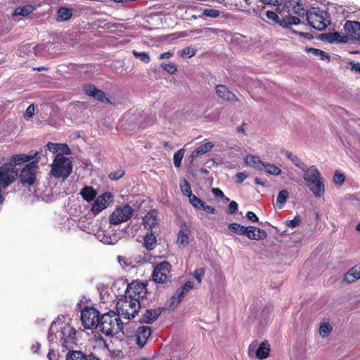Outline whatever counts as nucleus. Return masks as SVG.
I'll return each instance as SVG.
<instances>
[{"instance_id":"obj_6","label":"nucleus","mask_w":360,"mask_h":360,"mask_svg":"<svg viewBox=\"0 0 360 360\" xmlns=\"http://www.w3.org/2000/svg\"><path fill=\"white\" fill-rule=\"evenodd\" d=\"M120 285L127 297L136 298L139 302L140 300L143 299L147 294V284L144 282L134 281L129 284H126L124 281H118L114 283L112 288L115 289L117 286L120 287Z\"/></svg>"},{"instance_id":"obj_40","label":"nucleus","mask_w":360,"mask_h":360,"mask_svg":"<svg viewBox=\"0 0 360 360\" xmlns=\"http://www.w3.org/2000/svg\"><path fill=\"white\" fill-rule=\"evenodd\" d=\"M266 173L274 176H278L281 174V169L275 165L264 162V169Z\"/></svg>"},{"instance_id":"obj_3","label":"nucleus","mask_w":360,"mask_h":360,"mask_svg":"<svg viewBox=\"0 0 360 360\" xmlns=\"http://www.w3.org/2000/svg\"><path fill=\"white\" fill-rule=\"evenodd\" d=\"M117 315L129 320L135 316L140 309V302L136 298L127 297L124 295L118 300L116 304Z\"/></svg>"},{"instance_id":"obj_49","label":"nucleus","mask_w":360,"mask_h":360,"mask_svg":"<svg viewBox=\"0 0 360 360\" xmlns=\"http://www.w3.org/2000/svg\"><path fill=\"white\" fill-rule=\"evenodd\" d=\"M117 262L120 264V265L123 268L134 267V265L132 264L131 259H129L125 257L118 256Z\"/></svg>"},{"instance_id":"obj_5","label":"nucleus","mask_w":360,"mask_h":360,"mask_svg":"<svg viewBox=\"0 0 360 360\" xmlns=\"http://www.w3.org/2000/svg\"><path fill=\"white\" fill-rule=\"evenodd\" d=\"M306 16L309 25L317 30H323L330 23L328 13L319 8H312L307 12Z\"/></svg>"},{"instance_id":"obj_61","label":"nucleus","mask_w":360,"mask_h":360,"mask_svg":"<svg viewBox=\"0 0 360 360\" xmlns=\"http://www.w3.org/2000/svg\"><path fill=\"white\" fill-rule=\"evenodd\" d=\"M200 210H204V211L207 212V213H210V214H216L217 213V210L214 207H211L210 205H205V203H204L203 207H202V209H200Z\"/></svg>"},{"instance_id":"obj_27","label":"nucleus","mask_w":360,"mask_h":360,"mask_svg":"<svg viewBox=\"0 0 360 360\" xmlns=\"http://www.w3.org/2000/svg\"><path fill=\"white\" fill-rule=\"evenodd\" d=\"M216 93L219 97L226 101H233L236 98L235 95L231 92L228 88L224 85H217L216 86Z\"/></svg>"},{"instance_id":"obj_35","label":"nucleus","mask_w":360,"mask_h":360,"mask_svg":"<svg viewBox=\"0 0 360 360\" xmlns=\"http://www.w3.org/2000/svg\"><path fill=\"white\" fill-rule=\"evenodd\" d=\"M306 51L308 53L313 56L319 57L323 60H329V56L326 52H324L320 49L314 48H306Z\"/></svg>"},{"instance_id":"obj_44","label":"nucleus","mask_w":360,"mask_h":360,"mask_svg":"<svg viewBox=\"0 0 360 360\" xmlns=\"http://www.w3.org/2000/svg\"><path fill=\"white\" fill-rule=\"evenodd\" d=\"M185 150L184 148L179 149L177 150L173 157L174 165L176 167H179L181 165V160L184 156Z\"/></svg>"},{"instance_id":"obj_53","label":"nucleus","mask_w":360,"mask_h":360,"mask_svg":"<svg viewBox=\"0 0 360 360\" xmlns=\"http://www.w3.org/2000/svg\"><path fill=\"white\" fill-rule=\"evenodd\" d=\"M219 13L220 12L216 9L207 8L203 11V15L210 18H217Z\"/></svg>"},{"instance_id":"obj_16","label":"nucleus","mask_w":360,"mask_h":360,"mask_svg":"<svg viewBox=\"0 0 360 360\" xmlns=\"http://www.w3.org/2000/svg\"><path fill=\"white\" fill-rule=\"evenodd\" d=\"M266 16L268 19L278 23L283 27H288L289 25H297L300 23V19L295 16L286 15L284 18L280 20L278 15L274 11H266Z\"/></svg>"},{"instance_id":"obj_37","label":"nucleus","mask_w":360,"mask_h":360,"mask_svg":"<svg viewBox=\"0 0 360 360\" xmlns=\"http://www.w3.org/2000/svg\"><path fill=\"white\" fill-rule=\"evenodd\" d=\"M228 229L231 232L239 236H244L245 234L246 227L238 223L229 224Z\"/></svg>"},{"instance_id":"obj_7","label":"nucleus","mask_w":360,"mask_h":360,"mask_svg":"<svg viewBox=\"0 0 360 360\" xmlns=\"http://www.w3.org/2000/svg\"><path fill=\"white\" fill-rule=\"evenodd\" d=\"M81 319L86 329L97 328L99 325L100 313L93 307H86L81 312Z\"/></svg>"},{"instance_id":"obj_17","label":"nucleus","mask_w":360,"mask_h":360,"mask_svg":"<svg viewBox=\"0 0 360 360\" xmlns=\"http://www.w3.org/2000/svg\"><path fill=\"white\" fill-rule=\"evenodd\" d=\"M194 286L193 282L188 281L181 287L178 288L175 294L171 297V303L169 307H176L186 295Z\"/></svg>"},{"instance_id":"obj_13","label":"nucleus","mask_w":360,"mask_h":360,"mask_svg":"<svg viewBox=\"0 0 360 360\" xmlns=\"http://www.w3.org/2000/svg\"><path fill=\"white\" fill-rule=\"evenodd\" d=\"M113 200L112 195L106 192L97 197L91 207V212L94 215L105 210Z\"/></svg>"},{"instance_id":"obj_24","label":"nucleus","mask_w":360,"mask_h":360,"mask_svg":"<svg viewBox=\"0 0 360 360\" xmlns=\"http://www.w3.org/2000/svg\"><path fill=\"white\" fill-rule=\"evenodd\" d=\"M162 311V308L146 309L141 317V322L145 323H152L158 319Z\"/></svg>"},{"instance_id":"obj_11","label":"nucleus","mask_w":360,"mask_h":360,"mask_svg":"<svg viewBox=\"0 0 360 360\" xmlns=\"http://www.w3.org/2000/svg\"><path fill=\"white\" fill-rule=\"evenodd\" d=\"M171 278V264L166 261L160 262L153 272V279L155 283H165Z\"/></svg>"},{"instance_id":"obj_52","label":"nucleus","mask_w":360,"mask_h":360,"mask_svg":"<svg viewBox=\"0 0 360 360\" xmlns=\"http://www.w3.org/2000/svg\"><path fill=\"white\" fill-rule=\"evenodd\" d=\"M290 161L295 166L300 168L302 171L307 167L305 164L295 155L292 156Z\"/></svg>"},{"instance_id":"obj_60","label":"nucleus","mask_w":360,"mask_h":360,"mask_svg":"<svg viewBox=\"0 0 360 360\" xmlns=\"http://www.w3.org/2000/svg\"><path fill=\"white\" fill-rule=\"evenodd\" d=\"M247 174L245 172H238L236 175V182L241 184L246 178Z\"/></svg>"},{"instance_id":"obj_58","label":"nucleus","mask_w":360,"mask_h":360,"mask_svg":"<svg viewBox=\"0 0 360 360\" xmlns=\"http://www.w3.org/2000/svg\"><path fill=\"white\" fill-rule=\"evenodd\" d=\"M238 210V204L236 201H231L228 207L227 213L229 214H233L236 212Z\"/></svg>"},{"instance_id":"obj_14","label":"nucleus","mask_w":360,"mask_h":360,"mask_svg":"<svg viewBox=\"0 0 360 360\" xmlns=\"http://www.w3.org/2000/svg\"><path fill=\"white\" fill-rule=\"evenodd\" d=\"M96 237L99 241L104 244H115L120 239V236L117 234L116 231L112 226L98 231Z\"/></svg>"},{"instance_id":"obj_56","label":"nucleus","mask_w":360,"mask_h":360,"mask_svg":"<svg viewBox=\"0 0 360 360\" xmlns=\"http://www.w3.org/2000/svg\"><path fill=\"white\" fill-rule=\"evenodd\" d=\"M124 174V172L122 169H118L117 171L111 172L109 174V178L112 180H118Z\"/></svg>"},{"instance_id":"obj_32","label":"nucleus","mask_w":360,"mask_h":360,"mask_svg":"<svg viewBox=\"0 0 360 360\" xmlns=\"http://www.w3.org/2000/svg\"><path fill=\"white\" fill-rule=\"evenodd\" d=\"M80 194L84 200L90 202L95 198L96 191L91 186H85L81 190Z\"/></svg>"},{"instance_id":"obj_18","label":"nucleus","mask_w":360,"mask_h":360,"mask_svg":"<svg viewBox=\"0 0 360 360\" xmlns=\"http://www.w3.org/2000/svg\"><path fill=\"white\" fill-rule=\"evenodd\" d=\"M84 91L87 96L93 97L99 102L104 103H111L110 99L105 96V94L103 91L96 89L94 85H85L84 86Z\"/></svg>"},{"instance_id":"obj_26","label":"nucleus","mask_w":360,"mask_h":360,"mask_svg":"<svg viewBox=\"0 0 360 360\" xmlns=\"http://www.w3.org/2000/svg\"><path fill=\"white\" fill-rule=\"evenodd\" d=\"M244 161L248 166L252 167L259 171L264 169V162L262 161L258 156L248 155L245 158Z\"/></svg>"},{"instance_id":"obj_36","label":"nucleus","mask_w":360,"mask_h":360,"mask_svg":"<svg viewBox=\"0 0 360 360\" xmlns=\"http://www.w3.org/2000/svg\"><path fill=\"white\" fill-rule=\"evenodd\" d=\"M72 15V9L61 7L58 11V20L65 21L69 20Z\"/></svg>"},{"instance_id":"obj_45","label":"nucleus","mask_w":360,"mask_h":360,"mask_svg":"<svg viewBox=\"0 0 360 360\" xmlns=\"http://www.w3.org/2000/svg\"><path fill=\"white\" fill-rule=\"evenodd\" d=\"M60 146H63L66 148V150H67V151H65L66 154L70 153V149L68 148V147L66 144H58V143L49 142L46 145L47 148L53 153H56L59 150Z\"/></svg>"},{"instance_id":"obj_1","label":"nucleus","mask_w":360,"mask_h":360,"mask_svg":"<svg viewBox=\"0 0 360 360\" xmlns=\"http://www.w3.org/2000/svg\"><path fill=\"white\" fill-rule=\"evenodd\" d=\"M76 330L66 323L53 322L49 332L48 339L50 342L58 341L65 348L75 344Z\"/></svg>"},{"instance_id":"obj_38","label":"nucleus","mask_w":360,"mask_h":360,"mask_svg":"<svg viewBox=\"0 0 360 360\" xmlns=\"http://www.w3.org/2000/svg\"><path fill=\"white\" fill-rule=\"evenodd\" d=\"M33 11L32 6H24L17 7L13 11V15L26 16Z\"/></svg>"},{"instance_id":"obj_12","label":"nucleus","mask_w":360,"mask_h":360,"mask_svg":"<svg viewBox=\"0 0 360 360\" xmlns=\"http://www.w3.org/2000/svg\"><path fill=\"white\" fill-rule=\"evenodd\" d=\"M269 352L270 345L267 341H263L259 346L257 342H252L248 347L249 355H255V356L259 359H266L269 355Z\"/></svg>"},{"instance_id":"obj_29","label":"nucleus","mask_w":360,"mask_h":360,"mask_svg":"<svg viewBox=\"0 0 360 360\" xmlns=\"http://www.w3.org/2000/svg\"><path fill=\"white\" fill-rule=\"evenodd\" d=\"M214 146V144L212 142H206L199 147H198L195 150H194L191 155V158L192 160L196 159L200 155H202L208 151H210Z\"/></svg>"},{"instance_id":"obj_48","label":"nucleus","mask_w":360,"mask_h":360,"mask_svg":"<svg viewBox=\"0 0 360 360\" xmlns=\"http://www.w3.org/2000/svg\"><path fill=\"white\" fill-rule=\"evenodd\" d=\"M133 55L140 59L142 62L145 63H148L150 60L149 55L146 52H139L137 51H132Z\"/></svg>"},{"instance_id":"obj_42","label":"nucleus","mask_w":360,"mask_h":360,"mask_svg":"<svg viewBox=\"0 0 360 360\" xmlns=\"http://www.w3.org/2000/svg\"><path fill=\"white\" fill-rule=\"evenodd\" d=\"M332 329L333 328L330 323L323 322L319 327V335L323 338H327L331 333Z\"/></svg>"},{"instance_id":"obj_23","label":"nucleus","mask_w":360,"mask_h":360,"mask_svg":"<svg viewBox=\"0 0 360 360\" xmlns=\"http://www.w3.org/2000/svg\"><path fill=\"white\" fill-rule=\"evenodd\" d=\"M245 233V234L244 236H247L250 240H259L266 237L265 231L252 226H247Z\"/></svg>"},{"instance_id":"obj_34","label":"nucleus","mask_w":360,"mask_h":360,"mask_svg":"<svg viewBox=\"0 0 360 360\" xmlns=\"http://www.w3.org/2000/svg\"><path fill=\"white\" fill-rule=\"evenodd\" d=\"M156 244V238L154 234L150 232L146 235L144 237L143 245L148 250H151L155 248Z\"/></svg>"},{"instance_id":"obj_59","label":"nucleus","mask_w":360,"mask_h":360,"mask_svg":"<svg viewBox=\"0 0 360 360\" xmlns=\"http://www.w3.org/2000/svg\"><path fill=\"white\" fill-rule=\"evenodd\" d=\"M264 4L271 6H280L283 3V0H260Z\"/></svg>"},{"instance_id":"obj_22","label":"nucleus","mask_w":360,"mask_h":360,"mask_svg":"<svg viewBox=\"0 0 360 360\" xmlns=\"http://www.w3.org/2000/svg\"><path fill=\"white\" fill-rule=\"evenodd\" d=\"M190 233L191 231L186 224L181 226V229L178 233L176 240V244L179 248H184L188 245Z\"/></svg>"},{"instance_id":"obj_41","label":"nucleus","mask_w":360,"mask_h":360,"mask_svg":"<svg viewBox=\"0 0 360 360\" xmlns=\"http://www.w3.org/2000/svg\"><path fill=\"white\" fill-rule=\"evenodd\" d=\"M289 195L288 191L287 190H282L279 192L277 199H276V205L279 209H281L285 205L287 198Z\"/></svg>"},{"instance_id":"obj_62","label":"nucleus","mask_w":360,"mask_h":360,"mask_svg":"<svg viewBox=\"0 0 360 360\" xmlns=\"http://www.w3.org/2000/svg\"><path fill=\"white\" fill-rule=\"evenodd\" d=\"M246 217L247 218L250 220L251 221H253V222H257L258 221V217H257V215L252 212H248L247 214H246Z\"/></svg>"},{"instance_id":"obj_28","label":"nucleus","mask_w":360,"mask_h":360,"mask_svg":"<svg viewBox=\"0 0 360 360\" xmlns=\"http://www.w3.org/2000/svg\"><path fill=\"white\" fill-rule=\"evenodd\" d=\"M360 278V266L350 269L344 276V281L348 283H353Z\"/></svg>"},{"instance_id":"obj_39","label":"nucleus","mask_w":360,"mask_h":360,"mask_svg":"<svg viewBox=\"0 0 360 360\" xmlns=\"http://www.w3.org/2000/svg\"><path fill=\"white\" fill-rule=\"evenodd\" d=\"M327 39L330 42L347 43L348 41L347 36L342 35L339 32L329 34Z\"/></svg>"},{"instance_id":"obj_55","label":"nucleus","mask_w":360,"mask_h":360,"mask_svg":"<svg viewBox=\"0 0 360 360\" xmlns=\"http://www.w3.org/2000/svg\"><path fill=\"white\" fill-rule=\"evenodd\" d=\"M345 181V176L336 172L333 177V182L335 184L341 185Z\"/></svg>"},{"instance_id":"obj_47","label":"nucleus","mask_w":360,"mask_h":360,"mask_svg":"<svg viewBox=\"0 0 360 360\" xmlns=\"http://www.w3.org/2000/svg\"><path fill=\"white\" fill-rule=\"evenodd\" d=\"M161 68L168 72L169 74L173 75L177 71V67L175 64L172 63H162L160 64Z\"/></svg>"},{"instance_id":"obj_64","label":"nucleus","mask_w":360,"mask_h":360,"mask_svg":"<svg viewBox=\"0 0 360 360\" xmlns=\"http://www.w3.org/2000/svg\"><path fill=\"white\" fill-rule=\"evenodd\" d=\"M47 357L49 360H58L57 354L53 349H49Z\"/></svg>"},{"instance_id":"obj_63","label":"nucleus","mask_w":360,"mask_h":360,"mask_svg":"<svg viewBox=\"0 0 360 360\" xmlns=\"http://www.w3.org/2000/svg\"><path fill=\"white\" fill-rule=\"evenodd\" d=\"M212 193L214 195V196L217 198H225V195L222 191H221L219 188H214L212 190Z\"/></svg>"},{"instance_id":"obj_50","label":"nucleus","mask_w":360,"mask_h":360,"mask_svg":"<svg viewBox=\"0 0 360 360\" xmlns=\"http://www.w3.org/2000/svg\"><path fill=\"white\" fill-rule=\"evenodd\" d=\"M196 51L194 48L188 46L183 49L181 52V57L184 58H189L195 55Z\"/></svg>"},{"instance_id":"obj_21","label":"nucleus","mask_w":360,"mask_h":360,"mask_svg":"<svg viewBox=\"0 0 360 360\" xmlns=\"http://www.w3.org/2000/svg\"><path fill=\"white\" fill-rule=\"evenodd\" d=\"M151 335V329L149 326H142L138 327L136 330V344L142 347L146 343L147 340Z\"/></svg>"},{"instance_id":"obj_31","label":"nucleus","mask_w":360,"mask_h":360,"mask_svg":"<svg viewBox=\"0 0 360 360\" xmlns=\"http://www.w3.org/2000/svg\"><path fill=\"white\" fill-rule=\"evenodd\" d=\"M158 223L157 220V212L155 210L148 212L143 219V224L144 226L152 228Z\"/></svg>"},{"instance_id":"obj_54","label":"nucleus","mask_w":360,"mask_h":360,"mask_svg":"<svg viewBox=\"0 0 360 360\" xmlns=\"http://www.w3.org/2000/svg\"><path fill=\"white\" fill-rule=\"evenodd\" d=\"M301 223V218L297 215L293 219L286 221V225L290 228H295Z\"/></svg>"},{"instance_id":"obj_19","label":"nucleus","mask_w":360,"mask_h":360,"mask_svg":"<svg viewBox=\"0 0 360 360\" xmlns=\"http://www.w3.org/2000/svg\"><path fill=\"white\" fill-rule=\"evenodd\" d=\"M309 191L316 198H320L325 193L323 178L316 179L306 184Z\"/></svg>"},{"instance_id":"obj_43","label":"nucleus","mask_w":360,"mask_h":360,"mask_svg":"<svg viewBox=\"0 0 360 360\" xmlns=\"http://www.w3.org/2000/svg\"><path fill=\"white\" fill-rule=\"evenodd\" d=\"M189 202L193 206L194 208L196 210L202 209V207H203L204 202L198 198L195 195L193 194L192 195H190L188 198Z\"/></svg>"},{"instance_id":"obj_25","label":"nucleus","mask_w":360,"mask_h":360,"mask_svg":"<svg viewBox=\"0 0 360 360\" xmlns=\"http://www.w3.org/2000/svg\"><path fill=\"white\" fill-rule=\"evenodd\" d=\"M302 172H304L303 179L306 184L322 177L321 172L314 165H311L309 167H306Z\"/></svg>"},{"instance_id":"obj_2","label":"nucleus","mask_w":360,"mask_h":360,"mask_svg":"<svg viewBox=\"0 0 360 360\" xmlns=\"http://www.w3.org/2000/svg\"><path fill=\"white\" fill-rule=\"evenodd\" d=\"M98 328L104 335L114 336L122 330V322L117 314L110 311L100 317Z\"/></svg>"},{"instance_id":"obj_15","label":"nucleus","mask_w":360,"mask_h":360,"mask_svg":"<svg viewBox=\"0 0 360 360\" xmlns=\"http://www.w3.org/2000/svg\"><path fill=\"white\" fill-rule=\"evenodd\" d=\"M344 30L348 39L360 41V22L347 20L344 25Z\"/></svg>"},{"instance_id":"obj_8","label":"nucleus","mask_w":360,"mask_h":360,"mask_svg":"<svg viewBox=\"0 0 360 360\" xmlns=\"http://www.w3.org/2000/svg\"><path fill=\"white\" fill-rule=\"evenodd\" d=\"M18 176V171L12 163H6L0 167V186L6 188L11 185Z\"/></svg>"},{"instance_id":"obj_51","label":"nucleus","mask_w":360,"mask_h":360,"mask_svg":"<svg viewBox=\"0 0 360 360\" xmlns=\"http://www.w3.org/2000/svg\"><path fill=\"white\" fill-rule=\"evenodd\" d=\"M205 271L204 268H198L191 273V274L194 276L198 283H200L205 275Z\"/></svg>"},{"instance_id":"obj_20","label":"nucleus","mask_w":360,"mask_h":360,"mask_svg":"<svg viewBox=\"0 0 360 360\" xmlns=\"http://www.w3.org/2000/svg\"><path fill=\"white\" fill-rule=\"evenodd\" d=\"M284 7L287 9L288 16H292L291 14H296L298 16H304L307 13L306 10L304 8L302 4L299 1L294 0H289L284 2Z\"/></svg>"},{"instance_id":"obj_9","label":"nucleus","mask_w":360,"mask_h":360,"mask_svg":"<svg viewBox=\"0 0 360 360\" xmlns=\"http://www.w3.org/2000/svg\"><path fill=\"white\" fill-rule=\"evenodd\" d=\"M38 162L32 161L27 165L20 171L19 177L22 185H33L37 179Z\"/></svg>"},{"instance_id":"obj_33","label":"nucleus","mask_w":360,"mask_h":360,"mask_svg":"<svg viewBox=\"0 0 360 360\" xmlns=\"http://www.w3.org/2000/svg\"><path fill=\"white\" fill-rule=\"evenodd\" d=\"M37 153L34 156L27 155L25 154H16L11 157V162L14 165H20L22 162L30 161L36 156Z\"/></svg>"},{"instance_id":"obj_10","label":"nucleus","mask_w":360,"mask_h":360,"mask_svg":"<svg viewBox=\"0 0 360 360\" xmlns=\"http://www.w3.org/2000/svg\"><path fill=\"white\" fill-rule=\"evenodd\" d=\"M134 213V209L129 205L118 207L110 216V222L117 225L129 220Z\"/></svg>"},{"instance_id":"obj_46","label":"nucleus","mask_w":360,"mask_h":360,"mask_svg":"<svg viewBox=\"0 0 360 360\" xmlns=\"http://www.w3.org/2000/svg\"><path fill=\"white\" fill-rule=\"evenodd\" d=\"M180 188L183 194L189 198L190 195H192L191 186L188 181L184 179L180 183Z\"/></svg>"},{"instance_id":"obj_30","label":"nucleus","mask_w":360,"mask_h":360,"mask_svg":"<svg viewBox=\"0 0 360 360\" xmlns=\"http://www.w3.org/2000/svg\"><path fill=\"white\" fill-rule=\"evenodd\" d=\"M66 360H98V359L92 358L91 356H87L81 351L70 350L66 355Z\"/></svg>"},{"instance_id":"obj_4","label":"nucleus","mask_w":360,"mask_h":360,"mask_svg":"<svg viewBox=\"0 0 360 360\" xmlns=\"http://www.w3.org/2000/svg\"><path fill=\"white\" fill-rule=\"evenodd\" d=\"M72 163L69 158L58 153L51 165V174L56 178L67 179L72 172Z\"/></svg>"},{"instance_id":"obj_57","label":"nucleus","mask_w":360,"mask_h":360,"mask_svg":"<svg viewBox=\"0 0 360 360\" xmlns=\"http://www.w3.org/2000/svg\"><path fill=\"white\" fill-rule=\"evenodd\" d=\"M34 114V105L33 104L30 105L25 110V117L31 118Z\"/></svg>"}]
</instances>
